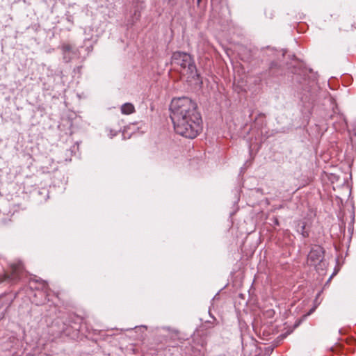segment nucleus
Listing matches in <instances>:
<instances>
[{"instance_id":"f257e3e1","label":"nucleus","mask_w":356,"mask_h":356,"mask_svg":"<svg viewBox=\"0 0 356 356\" xmlns=\"http://www.w3.org/2000/svg\"><path fill=\"white\" fill-rule=\"evenodd\" d=\"M170 109L176 133L188 138H195L201 130L202 122L196 102L187 97L175 98Z\"/></svg>"},{"instance_id":"f03ea898","label":"nucleus","mask_w":356,"mask_h":356,"mask_svg":"<svg viewBox=\"0 0 356 356\" xmlns=\"http://www.w3.org/2000/svg\"><path fill=\"white\" fill-rule=\"evenodd\" d=\"M171 63L180 66L183 73L188 75V77L192 79L199 77L194 59L191 54L181 51H175L171 56Z\"/></svg>"},{"instance_id":"7ed1b4c3","label":"nucleus","mask_w":356,"mask_h":356,"mask_svg":"<svg viewBox=\"0 0 356 356\" xmlns=\"http://www.w3.org/2000/svg\"><path fill=\"white\" fill-rule=\"evenodd\" d=\"M323 248L320 245H314L307 255V262L311 266H317L323 262Z\"/></svg>"},{"instance_id":"20e7f679","label":"nucleus","mask_w":356,"mask_h":356,"mask_svg":"<svg viewBox=\"0 0 356 356\" xmlns=\"http://www.w3.org/2000/svg\"><path fill=\"white\" fill-rule=\"evenodd\" d=\"M24 267L22 262L19 261L15 264H13L10 266V273L5 274L3 279L1 280L0 282L8 280L11 282H15L20 279L21 275L23 273Z\"/></svg>"},{"instance_id":"39448f33","label":"nucleus","mask_w":356,"mask_h":356,"mask_svg":"<svg viewBox=\"0 0 356 356\" xmlns=\"http://www.w3.org/2000/svg\"><path fill=\"white\" fill-rule=\"evenodd\" d=\"M60 48L64 62L70 63L73 59L79 57V49L77 48L74 47L71 44L64 43L61 45Z\"/></svg>"},{"instance_id":"423d86ee","label":"nucleus","mask_w":356,"mask_h":356,"mask_svg":"<svg viewBox=\"0 0 356 356\" xmlns=\"http://www.w3.org/2000/svg\"><path fill=\"white\" fill-rule=\"evenodd\" d=\"M29 285L31 289H35L41 291L42 293V295L44 296L45 299L49 296V286L48 284L45 281L32 279L29 281Z\"/></svg>"},{"instance_id":"0eeeda50","label":"nucleus","mask_w":356,"mask_h":356,"mask_svg":"<svg viewBox=\"0 0 356 356\" xmlns=\"http://www.w3.org/2000/svg\"><path fill=\"white\" fill-rule=\"evenodd\" d=\"M121 112L124 115H129L135 112L134 106L131 103H125L121 106Z\"/></svg>"},{"instance_id":"6e6552de","label":"nucleus","mask_w":356,"mask_h":356,"mask_svg":"<svg viewBox=\"0 0 356 356\" xmlns=\"http://www.w3.org/2000/svg\"><path fill=\"white\" fill-rule=\"evenodd\" d=\"M305 225H302L301 226V230H300V234L302 235L303 237H307L309 236V234L305 231Z\"/></svg>"},{"instance_id":"1a4fd4ad","label":"nucleus","mask_w":356,"mask_h":356,"mask_svg":"<svg viewBox=\"0 0 356 356\" xmlns=\"http://www.w3.org/2000/svg\"><path fill=\"white\" fill-rule=\"evenodd\" d=\"M271 220L273 221L274 226H278L280 225L279 220L277 217H273Z\"/></svg>"},{"instance_id":"9d476101","label":"nucleus","mask_w":356,"mask_h":356,"mask_svg":"<svg viewBox=\"0 0 356 356\" xmlns=\"http://www.w3.org/2000/svg\"><path fill=\"white\" fill-rule=\"evenodd\" d=\"M314 308H312V309H310L309 312L307 314V315H310L314 311Z\"/></svg>"},{"instance_id":"9b49d317","label":"nucleus","mask_w":356,"mask_h":356,"mask_svg":"<svg viewBox=\"0 0 356 356\" xmlns=\"http://www.w3.org/2000/svg\"><path fill=\"white\" fill-rule=\"evenodd\" d=\"M202 0H197V4H200Z\"/></svg>"},{"instance_id":"f8f14e48","label":"nucleus","mask_w":356,"mask_h":356,"mask_svg":"<svg viewBox=\"0 0 356 356\" xmlns=\"http://www.w3.org/2000/svg\"><path fill=\"white\" fill-rule=\"evenodd\" d=\"M115 135H116V132H114L113 134H112V136H115Z\"/></svg>"}]
</instances>
